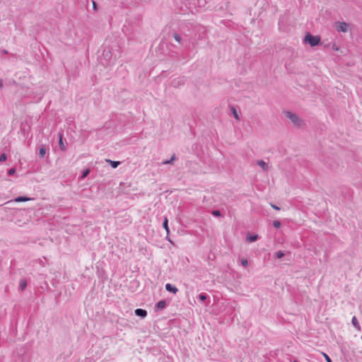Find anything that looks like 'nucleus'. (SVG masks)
I'll list each match as a JSON object with an SVG mask.
<instances>
[{"instance_id":"3","label":"nucleus","mask_w":362,"mask_h":362,"mask_svg":"<svg viewBox=\"0 0 362 362\" xmlns=\"http://www.w3.org/2000/svg\"><path fill=\"white\" fill-rule=\"evenodd\" d=\"M103 59L105 61V66H110L114 63L112 54L109 49H104L102 54Z\"/></svg>"},{"instance_id":"25","label":"nucleus","mask_w":362,"mask_h":362,"mask_svg":"<svg viewBox=\"0 0 362 362\" xmlns=\"http://www.w3.org/2000/svg\"><path fill=\"white\" fill-rule=\"evenodd\" d=\"M272 224H273V226H274V228H280V227H281V222H280L279 221H278V220H275V221H274Z\"/></svg>"},{"instance_id":"33","label":"nucleus","mask_w":362,"mask_h":362,"mask_svg":"<svg viewBox=\"0 0 362 362\" xmlns=\"http://www.w3.org/2000/svg\"><path fill=\"white\" fill-rule=\"evenodd\" d=\"M332 49H334V50H338V48L337 47H335V45H334L332 47Z\"/></svg>"},{"instance_id":"16","label":"nucleus","mask_w":362,"mask_h":362,"mask_svg":"<svg viewBox=\"0 0 362 362\" xmlns=\"http://www.w3.org/2000/svg\"><path fill=\"white\" fill-rule=\"evenodd\" d=\"M105 161L107 163H109L110 164V165L112 166V168H117V166L120 164V162L119 161H115V160H111L110 159H106Z\"/></svg>"},{"instance_id":"21","label":"nucleus","mask_w":362,"mask_h":362,"mask_svg":"<svg viewBox=\"0 0 362 362\" xmlns=\"http://www.w3.org/2000/svg\"><path fill=\"white\" fill-rule=\"evenodd\" d=\"M211 214L216 217H223V215L221 214L220 210H212Z\"/></svg>"},{"instance_id":"17","label":"nucleus","mask_w":362,"mask_h":362,"mask_svg":"<svg viewBox=\"0 0 362 362\" xmlns=\"http://www.w3.org/2000/svg\"><path fill=\"white\" fill-rule=\"evenodd\" d=\"M27 286V281L25 279H22L19 282V288L21 291H23Z\"/></svg>"},{"instance_id":"20","label":"nucleus","mask_w":362,"mask_h":362,"mask_svg":"<svg viewBox=\"0 0 362 362\" xmlns=\"http://www.w3.org/2000/svg\"><path fill=\"white\" fill-rule=\"evenodd\" d=\"M197 298L200 301H204L209 298V296L205 293H202L199 294Z\"/></svg>"},{"instance_id":"11","label":"nucleus","mask_w":362,"mask_h":362,"mask_svg":"<svg viewBox=\"0 0 362 362\" xmlns=\"http://www.w3.org/2000/svg\"><path fill=\"white\" fill-rule=\"evenodd\" d=\"M257 164L264 171H267L268 169V164L264 162L263 160H259L257 162Z\"/></svg>"},{"instance_id":"29","label":"nucleus","mask_w":362,"mask_h":362,"mask_svg":"<svg viewBox=\"0 0 362 362\" xmlns=\"http://www.w3.org/2000/svg\"><path fill=\"white\" fill-rule=\"evenodd\" d=\"M323 356H325L327 362H332L331 358L327 354L323 353Z\"/></svg>"},{"instance_id":"10","label":"nucleus","mask_w":362,"mask_h":362,"mask_svg":"<svg viewBox=\"0 0 362 362\" xmlns=\"http://www.w3.org/2000/svg\"><path fill=\"white\" fill-rule=\"evenodd\" d=\"M59 147H60L61 150H62L63 151H66V146L64 144L63 135H62V133L59 134Z\"/></svg>"},{"instance_id":"15","label":"nucleus","mask_w":362,"mask_h":362,"mask_svg":"<svg viewBox=\"0 0 362 362\" xmlns=\"http://www.w3.org/2000/svg\"><path fill=\"white\" fill-rule=\"evenodd\" d=\"M177 159L175 154H173L169 160H165L162 162L163 165L172 164L173 161Z\"/></svg>"},{"instance_id":"24","label":"nucleus","mask_w":362,"mask_h":362,"mask_svg":"<svg viewBox=\"0 0 362 362\" xmlns=\"http://www.w3.org/2000/svg\"><path fill=\"white\" fill-rule=\"evenodd\" d=\"M231 111H232L233 117L236 119L239 120L240 118H239L238 114V112H237V111H236V110H235V108L234 107H231Z\"/></svg>"},{"instance_id":"23","label":"nucleus","mask_w":362,"mask_h":362,"mask_svg":"<svg viewBox=\"0 0 362 362\" xmlns=\"http://www.w3.org/2000/svg\"><path fill=\"white\" fill-rule=\"evenodd\" d=\"M285 255V253L281 251V250H279L277 252H275V256L277 259H281Z\"/></svg>"},{"instance_id":"30","label":"nucleus","mask_w":362,"mask_h":362,"mask_svg":"<svg viewBox=\"0 0 362 362\" xmlns=\"http://www.w3.org/2000/svg\"><path fill=\"white\" fill-rule=\"evenodd\" d=\"M93 2V8L95 11H97L98 10V6H97V4L95 1H92Z\"/></svg>"},{"instance_id":"22","label":"nucleus","mask_w":362,"mask_h":362,"mask_svg":"<svg viewBox=\"0 0 362 362\" xmlns=\"http://www.w3.org/2000/svg\"><path fill=\"white\" fill-rule=\"evenodd\" d=\"M90 170L89 168H87V169H85L83 173H82V175L81 176V179H85L90 173Z\"/></svg>"},{"instance_id":"32","label":"nucleus","mask_w":362,"mask_h":362,"mask_svg":"<svg viewBox=\"0 0 362 362\" xmlns=\"http://www.w3.org/2000/svg\"><path fill=\"white\" fill-rule=\"evenodd\" d=\"M3 87H4L3 81H2V79H0V89L3 88Z\"/></svg>"},{"instance_id":"5","label":"nucleus","mask_w":362,"mask_h":362,"mask_svg":"<svg viewBox=\"0 0 362 362\" xmlns=\"http://www.w3.org/2000/svg\"><path fill=\"white\" fill-rule=\"evenodd\" d=\"M185 83V78L184 77H178L173 79L171 81V85L175 88H178L180 86L184 85Z\"/></svg>"},{"instance_id":"9","label":"nucleus","mask_w":362,"mask_h":362,"mask_svg":"<svg viewBox=\"0 0 362 362\" xmlns=\"http://www.w3.org/2000/svg\"><path fill=\"white\" fill-rule=\"evenodd\" d=\"M163 227L164 228V229L165 230L166 233H167V237L166 238L168 240V241H170V243L171 240L170 239L168 238V235L170 233V229H169V227H168V218L167 217H165L164 220H163Z\"/></svg>"},{"instance_id":"26","label":"nucleus","mask_w":362,"mask_h":362,"mask_svg":"<svg viewBox=\"0 0 362 362\" xmlns=\"http://www.w3.org/2000/svg\"><path fill=\"white\" fill-rule=\"evenodd\" d=\"M7 159V155L6 153H2L0 156V163L6 161Z\"/></svg>"},{"instance_id":"31","label":"nucleus","mask_w":362,"mask_h":362,"mask_svg":"<svg viewBox=\"0 0 362 362\" xmlns=\"http://www.w3.org/2000/svg\"><path fill=\"white\" fill-rule=\"evenodd\" d=\"M271 206L275 210H280V208L278 206L275 205V204H272Z\"/></svg>"},{"instance_id":"6","label":"nucleus","mask_w":362,"mask_h":362,"mask_svg":"<svg viewBox=\"0 0 362 362\" xmlns=\"http://www.w3.org/2000/svg\"><path fill=\"white\" fill-rule=\"evenodd\" d=\"M165 288L167 291L174 294H176L178 291V289L175 286L169 283L165 284Z\"/></svg>"},{"instance_id":"8","label":"nucleus","mask_w":362,"mask_h":362,"mask_svg":"<svg viewBox=\"0 0 362 362\" xmlns=\"http://www.w3.org/2000/svg\"><path fill=\"white\" fill-rule=\"evenodd\" d=\"M166 302L164 300L158 301L156 305V311H160L166 307Z\"/></svg>"},{"instance_id":"27","label":"nucleus","mask_w":362,"mask_h":362,"mask_svg":"<svg viewBox=\"0 0 362 362\" xmlns=\"http://www.w3.org/2000/svg\"><path fill=\"white\" fill-rule=\"evenodd\" d=\"M15 173H16V168H12L8 170V175L10 176L14 175Z\"/></svg>"},{"instance_id":"2","label":"nucleus","mask_w":362,"mask_h":362,"mask_svg":"<svg viewBox=\"0 0 362 362\" xmlns=\"http://www.w3.org/2000/svg\"><path fill=\"white\" fill-rule=\"evenodd\" d=\"M285 115L287 118H288L294 125L297 127H300L303 124L302 119L299 118V117L290 111L285 112Z\"/></svg>"},{"instance_id":"1","label":"nucleus","mask_w":362,"mask_h":362,"mask_svg":"<svg viewBox=\"0 0 362 362\" xmlns=\"http://www.w3.org/2000/svg\"><path fill=\"white\" fill-rule=\"evenodd\" d=\"M321 38L318 35H313L308 33L304 37V43L309 44L311 47H315L320 43Z\"/></svg>"},{"instance_id":"14","label":"nucleus","mask_w":362,"mask_h":362,"mask_svg":"<svg viewBox=\"0 0 362 362\" xmlns=\"http://www.w3.org/2000/svg\"><path fill=\"white\" fill-rule=\"evenodd\" d=\"M259 236L257 234L250 235L247 236L246 240L247 241L252 243L257 240Z\"/></svg>"},{"instance_id":"12","label":"nucleus","mask_w":362,"mask_h":362,"mask_svg":"<svg viewBox=\"0 0 362 362\" xmlns=\"http://www.w3.org/2000/svg\"><path fill=\"white\" fill-rule=\"evenodd\" d=\"M33 199L32 198H30V197H25V196H19L18 197H16L14 201L16 202H27V201H30Z\"/></svg>"},{"instance_id":"4","label":"nucleus","mask_w":362,"mask_h":362,"mask_svg":"<svg viewBox=\"0 0 362 362\" xmlns=\"http://www.w3.org/2000/svg\"><path fill=\"white\" fill-rule=\"evenodd\" d=\"M336 28L339 32L346 33L349 28V24L345 22L336 23Z\"/></svg>"},{"instance_id":"18","label":"nucleus","mask_w":362,"mask_h":362,"mask_svg":"<svg viewBox=\"0 0 362 362\" xmlns=\"http://www.w3.org/2000/svg\"><path fill=\"white\" fill-rule=\"evenodd\" d=\"M47 149L45 146H42L39 149V156L40 158H44L46 155Z\"/></svg>"},{"instance_id":"7","label":"nucleus","mask_w":362,"mask_h":362,"mask_svg":"<svg viewBox=\"0 0 362 362\" xmlns=\"http://www.w3.org/2000/svg\"><path fill=\"white\" fill-rule=\"evenodd\" d=\"M134 313L136 316L140 317L141 318H144L147 315V311L141 308L136 309Z\"/></svg>"},{"instance_id":"13","label":"nucleus","mask_w":362,"mask_h":362,"mask_svg":"<svg viewBox=\"0 0 362 362\" xmlns=\"http://www.w3.org/2000/svg\"><path fill=\"white\" fill-rule=\"evenodd\" d=\"M173 37L175 39V40L176 42H177L180 45H182L183 40H182L181 36L178 33H173Z\"/></svg>"},{"instance_id":"19","label":"nucleus","mask_w":362,"mask_h":362,"mask_svg":"<svg viewBox=\"0 0 362 362\" xmlns=\"http://www.w3.org/2000/svg\"><path fill=\"white\" fill-rule=\"evenodd\" d=\"M352 325L357 329H360V325L356 316H354L351 320Z\"/></svg>"},{"instance_id":"28","label":"nucleus","mask_w":362,"mask_h":362,"mask_svg":"<svg viewBox=\"0 0 362 362\" xmlns=\"http://www.w3.org/2000/svg\"><path fill=\"white\" fill-rule=\"evenodd\" d=\"M241 264L243 267H246L248 265V261L246 259H243L241 260Z\"/></svg>"}]
</instances>
